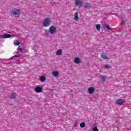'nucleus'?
<instances>
[{
	"mask_svg": "<svg viewBox=\"0 0 131 131\" xmlns=\"http://www.w3.org/2000/svg\"><path fill=\"white\" fill-rule=\"evenodd\" d=\"M84 7L85 9H90L92 8V5L90 3H85Z\"/></svg>",
	"mask_w": 131,
	"mask_h": 131,
	"instance_id": "obj_13",
	"label": "nucleus"
},
{
	"mask_svg": "<svg viewBox=\"0 0 131 131\" xmlns=\"http://www.w3.org/2000/svg\"><path fill=\"white\" fill-rule=\"evenodd\" d=\"M123 24H124V20H122V21L121 22L120 25H123Z\"/></svg>",
	"mask_w": 131,
	"mask_h": 131,
	"instance_id": "obj_26",
	"label": "nucleus"
},
{
	"mask_svg": "<svg viewBox=\"0 0 131 131\" xmlns=\"http://www.w3.org/2000/svg\"><path fill=\"white\" fill-rule=\"evenodd\" d=\"M14 57H20V54H17L15 55Z\"/></svg>",
	"mask_w": 131,
	"mask_h": 131,
	"instance_id": "obj_27",
	"label": "nucleus"
},
{
	"mask_svg": "<svg viewBox=\"0 0 131 131\" xmlns=\"http://www.w3.org/2000/svg\"><path fill=\"white\" fill-rule=\"evenodd\" d=\"M95 92V88L94 87H89L88 88V93L89 94H94Z\"/></svg>",
	"mask_w": 131,
	"mask_h": 131,
	"instance_id": "obj_8",
	"label": "nucleus"
},
{
	"mask_svg": "<svg viewBox=\"0 0 131 131\" xmlns=\"http://www.w3.org/2000/svg\"><path fill=\"white\" fill-rule=\"evenodd\" d=\"M93 131H99V129H98V128L97 127H94L93 128Z\"/></svg>",
	"mask_w": 131,
	"mask_h": 131,
	"instance_id": "obj_23",
	"label": "nucleus"
},
{
	"mask_svg": "<svg viewBox=\"0 0 131 131\" xmlns=\"http://www.w3.org/2000/svg\"><path fill=\"white\" fill-rule=\"evenodd\" d=\"M75 4L78 7H81L82 6V2L81 0H75Z\"/></svg>",
	"mask_w": 131,
	"mask_h": 131,
	"instance_id": "obj_6",
	"label": "nucleus"
},
{
	"mask_svg": "<svg viewBox=\"0 0 131 131\" xmlns=\"http://www.w3.org/2000/svg\"><path fill=\"white\" fill-rule=\"evenodd\" d=\"M13 43L15 47H17V46H19V45L20 44V43L17 40H14Z\"/></svg>",
	"mask_w": 131,
	"mask_h": 131,
	"instance_id": "obj_15",
	"label": "nucleus"
},
{
	"mask_svg": "<svg viewBox=\"0 0 131 131\" xmlns=\"http://www.w3.org/2000/svg\"><path fill=\"white\" fill-rule=\"evenodd\" d=\"M35 92L36 93H41L42 92V88L41 87L37 86L35 88Z\"/></svg>",
	"mask_w": 131,
	"mask_h": 131,
	"instance_id": "obj_9",
	"label": "nucleus"
},
{
	"mask_svg": "<svg viewBox=\"0 0 131 131\" xmlns=\"http://www.w3.org/2000/svg\"><path fill=\"white\" fill-rule=\"evenodd\" d=\"M74 126H75V127H76L77 126V122H75L74 124Z\"/></svg>",
	"mask_w": 131,
	"mask_h": 131,
	"instance_id": "obj_25",
	"label": "nucleus"
},
{
	"mask_svg": "<svg viewBox=\"0 0 131 131\" xmlns=\"http://www.w3.org/2000/svg\"><path fill=\"white\" fill-rule=\"evenodd\" d=\"M18 51H20V52H22V51L23 50V49L21 48V47H20V46H19L18 47Z\"/></svg>",
	"mask_w": 131,
	"mask_h": 131,
	"instance_id": "obj_24",
	"label": "nucleus"
},
{
	"mask_svg": "<svg viewBox=\"0 0 131 131\" xmlns=\"http://www.w3.org/2000/svg\"><path fill=\"white\" fill-rule=\"evenodd\" d=\"M74 63H75V64H80L81 63V60L79 57H76L74 58Z\"/></svg>",
	"mask_w": 131,
	"mask_h": 131,
	"instance_id": "obj_5",
	"label": "nucleus"
},
{
	"mask_svg": "<svg viewBox=\"0 0 131 131\" xmlns=\"http://www.w3.org/2000/svg\"><path fill=\"white\" fill-rule=\"evenodd\" d=\"M40 80L41 82H45V81L46 80V77H45V76L40 77Z\"/></svg>",
	"mask_w": 131,
	"mask_h": 131,
	"instance_id": "obj_17",
	"label": "nucleus"
},
{
	"mask_svg": "<svg viewBox=\"0 0 131 131\" xmlns=\"http://www.w3.org/2000/svg\"><path fill=\"white\" fill-rule=\"evenodd\" d=\"M74 19L75 21H78L79 20V17H78V12L76 11L75 13Z\"/></svg>",
	"mask_w": 131,
	"mask_h": 131,
	"instance_id": "obj_10",
	"label": "nucleus"
},
{
	"mask_svg": "<svg viewBox=\"0 0 131 131\" xmlns=\"http://www.w3.org/2000/svg\"><path fill=\"white\" fill-rule=\"evenodd\" d=\"M104 68L105 69H110V68H111V67H110V66L109 65H105L104 66Z\"/></svg>",
	"mask_w": 131,
	"mask_h": 131,
	"instance_id": "obj_21",
	"label": "nucleus"
},
{
	"mask_svg": "<svg viewBox=\"0 0 131 131\" xmlns=\"http://www.w3.org/2000/svg\"><path fill=\"white\" fill-rule=\"evenodd\" d=\"M123 103H124V102L123 101V100L121 99H117L116 101V105H122V104H123Z\"/></svg>",
	"mask_w": 131,
	"mask_h": 131,
	"instance_id": "obj_7",
	"label": "nucleus"
},
{
	"mask_svg": "<svg viewBox=\"0 0 131 131\" xmlns=\"http://www.w3.org/2000/svg\"><path fill=\"white\" fill-rule=\"evenodd\" d=\"M104 28H106L108 30H111V28L107 25H104Z\"/></svg>",
	"mask_w": 131,
	"mask_h": 131,
	"instance_id": "obj_20",
	"label": "nucleus"
},
{
	"mask_svg": "<svg viewBox=\"0 0 131 131\" xmlns=\"http://www.w3.org/2000/svg\"><path fill=\"white\" fill-rule=\"evenodd\" d=\"M70 92H71V93L72 92V90H71Z\"/></svg>",
	"mask_w": 131,
	"mask_h": 131,
	"instance_id": "obj_28",
	"label": "nucleus"
},
{
	"mask_svg": "<svg viewBox=\"0 0 131 131\" xmlns=\"http://www.w3.org/2000/svg\"><path fill=\"white\" fill-rule=\"evenodd\" d=\"M80 127L82 128H83V127H85V123L82 122L80 124Z\"/></svg>",
	"mask_w": 131,
	"mask_h": 131,
	"instance_id": "obj_19",
	"label": "nucleus"
},
{
	"mask_svg": "<svg viewBox=\"0 0 131 131\" xmlns=\"http://www.w3.org/2000/svg\"><path fill=\"white\" fill-rule=\"evenodd\" d=\"M52 20H51L50 18H46L42 21V25L44 27H48L50 26Z\"/></svg>",
	"mask_w": 131,
	"mask_h": 131,
	"instance_id": "obj_2",
	"label": "nucleus"
},
{
	"mask_svg": "<svg viewBox=\"0 0 131 131\" xmlns=\"http://www.w3.org/2000/svg\"><path fill=\"white\" fill-rule=\"evenodd\" d=\"M15 36L14 35H10L8 34H5L4 35H0V38H9V37H13Z\"/></svg>",
	"mask_w": 131,
	"mask_h": 131,
	"instance_id": "obj_4",
	"label": "nucleus"
},
{
	"mask_svg": "<svg viewBox=\"0 0 131 131\" xmlns=\"http://www.w3.org/2000/svg\"><path fill=\"white\" fill-rule=\"evenodd\" d=\"M62 54V50L59 49L56 51L57 56H60Z\"/></svg>",
	"mask_w": 131,
	"mask_h": 131,
	"instance_id": "obj_16",
	"label": "nucleus"
},
{
	"mask_svg": "<svg viewBox=\"0 0 131 131\" xmlns=\"http://www.w3.org/2000/svg\"><path fill=\"white\" fill-rule=\"evenodd\" d=\"M52 74L53 76H55V77H58V76H59V73L57 71L53 72Z\"/></svg>",
	"mask_w": 131,
	"mask_h": 131,
	"instance_id": "obj_14",
	"label": "nucleus"
},
{
	"mask_svg": "<svg viewBox=\"0 0 131 131\" xmlns=\"http://www.w3.org/2000/svg\"><path fill=\"white\" fill-rule=\"evenodd\" d=\"M11 15L13 17L19 18L20 16H21V12L20 11V10L16 8H13L11 10Z\"/></svg>",
	"mask_w": 131,
	"mask_h": 131,
	"instance_id": "obj_1",
	"label": "nucleus"
},
{
	"mask_svg": "<svg viewBox=\"0 0 131 131\" xmlns=\"http://www.w3.org/2000/svg\"><path fill=\"white\" fill-rule=\"evenodd\" d=\"M49 32L51 33V34H54L57 32V29H56V27L55 26H52L50 27Z\"/></svg>",
	"mask_w": 131,
	"mask_h": 131,
	"instance_id": "obj_3",
	"label": "nucleus"
},
{
	"mask_svg": "<svg viewBox=\"0 0 131 131\" xmlns=\"http://www.w3.org/2000/svg\"><path fill=\"white\" fill-rule=\"evenodd\" d=\"M101 56L102 59H104V60H109V58L107 57L105 53H102Z\"/></svg>",
	"mask_w": 131,
	"mask_h": 131,
	"instance_id": "obj_11",
	"label": "nucleus"
},
{
	"mask_svg": "<svg viewBox=\"0 0 131 131\" xmlns=\"http://www.w3.org/2000/svg\"><path fill=\"white\" fill-rule=\"evenodd\" d=\"M96 27L98 31H101V26L100 25H96Z\"/></svg>",
	"mask_w": 131,
	"mask_h": 131,
	"instance_id": "obj_18",
	"label": "nucleus"
},
{
	"mask_svg": "<svg viewBox=\"0 0 131 131\" xmlns=\"http://www.w3.org/2000/svg\"><path fill=\"white\" fill-rule=\"evenodd\" d=\"M106 76L101 77L102 81H103V82L105 81V80H106Z\"/></svg>",
	"mask_w": 131,
	"mask_h": 131,
	"instance_id": "obj_22",
	"label": "nucleus"
},
{
	"mask_svg": "<svg viewBox=\"0 0 131 131\" xmlns=\"http://www.w3.org/2000/svg\"><path fill=\"white\" fill-rule=\"evenodd\" d=\"M17 95L15 93H11L10 95V98L12 100H16V97Z\"/></svg>",
	"mask_w": 131,
	"mask_h": 131,
	"instance_id": "obj_12",
	"label": "nucleus"
}]
</instances>
